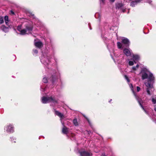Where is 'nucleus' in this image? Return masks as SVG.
<instances>
[{"label": "nucleus", "instance_id": "2", "mask_svg": "<svg viewBox=\"0 0 156 156\" xmlns=\"http://www.w3.org/2000/svg\"><path fill=\"white\" fill-rule=\"evenodd\" d=\"M21 25H19L17 27V30L20 32V34L24 35L28 34L32 31V28L31 26H27L25 29H22Z\"/></svg>", "mask_w": 156, "mask_h": 156}, {"label": "nucleus", "instance_id": "23", "mask_svg": "<svg viewBox=\"0 0 156 156\" xmlns=\"http://www.w3.org/2000/svg\"><path fill=\"white\" fill-rule=\"evenodd\" d=\"M4 23L3 18L2 16H0V24H2Z\"/></svg>", "mask_w": 156, "mask_h": 156}, {"label": "nucleus", "instance_id": "40", "mask_svg": "<svg viewBox=\"0 0 156 156\" xmlns=\"http://www.w3.org/2000/svg\"><path fill=\"white\" fill-rule=\"evenodd\" d=\"M112 100V99L110 100L109 101V102H110V101H111Z\"/></svg>", "mask_w": 156, "mask_h": 156}, {"label": "nucleus", "instance_id": "41", "mask_svg": "<svg viewBox=\"0 0 156 156\" xmlns=\"http://www.w3.org/2000/svg\"><path fill=\"white\" fill-rule=\"evenodd\" d=\"M102 156H105V155H103V154H102Z\"/></svg>", "mask_w": 156, "mask_h": 156}, {"label": "nucleus", "instance_id": "3", "mask_svg": "<svg viewBox=\"0 0 156 156\" xmlns=\"http://www.w3.org/2000/svg\"><path fill=\"white\" fill-rule=\"evenodd\" d=\"M41 101L44 104L49 102H51L54 104L57 103V101L52 97H43L41 99Z\"/></svg>", "mask_w": 156, "mask_h": 156}, {"label": "nucleus", "instance_id": "4", "mask_svg": "<svg viewBox=\"0 0 156 156\" xmlns=\"http://www.w3.org/2000/svg\"><path fill=\"white\" fill-rule=\"evenodd\" d=\"M129 86H130V88H131V90L132 91V92H133L134 95L135 96L137 100L138 103H139L141 107H142V109L144 110L145 112H146L145 110V109H144V107L142 106V105L141 104V101H142V100H140L138 99V97L137 96L136 94L134 92V90H133V86L131 84H130L129 85Z\"/></svg>", "mask_w": 156, "mask_h": 156}, {"label": "nucleus", "instance_id": "6", "mask_svg": "<svg viewBox=\"0 0 156 156\" xmlns=\"http://www.w3.org/2000/svg\"><path fill=\"white\" fill-rule=\"evenodd\" d=\"M6 131L8 133H12L14 132L13 127L11 124H9L7 126Z\"/></svg>", "mask_w": 156, "mask_h": 156}, {"label": "nucleus", "instance_id": "35", "mask_svg": "<svg viewBox=\"0 0 156 156\" xmlns=\"http://www.w3.org/2000/svg\"><path fill=\"white\" fill-rule=\"evenodd\" d=\"M110 0V1L111 2H114V1H115V0Z\"/></svg>", "mask_w": 156, "mask_h": 156}, {"label": "nucleus", "instance_id": "12", "mask_svg": "<svg viewBox=\"0 0 156 156\" xmlns=\"http://www.w3.org/2000/svg\"><path fill=\"white\" fill-rule=\"evenodd\" d=\"M123 6V5L122 3H117L115 4V8L116 9H122Z\"/></svg>", "mask_w": 156, "mask_h": 156}, {"label": "nucleus", "instance_id": "1", "mask_svg": "<svg viewBox=\"0 0 156 156\" xmlns=\"http://www.w3.org/2000/svg\"><path fill=\"white\" fill-rule=\"evenodd\" d=\"M140 74L143 80L146 79L148 80L147 81L144 82V84L147 87L146 89L147 94L150 96L151 94L150 90L154 88V76L153 74L146 68H144L142 69Z\"/></svg>", "mask_w": 156, "mask_h": 156}, {"label": "nucleus", "instance_id": "24", "mask_svg": "<svg viewBox=\"0 0 156 156\" xmlns=\"http://www.w3.org/2000/svg\"><path fill=\"white\" fill-rule=\"evenodd\" d=\"M43 82L45 83H46L48 82V80L47 78L46 77H44L43 79Z\"/></svg>", "mask_w": 156, "mask_h": 156}, {"label": "nucleus", "instance_id": "5", "mask_svg": "<svg viewBox=\"0 0 156 156\" xmlns=\"http://www.w3.org/2000/svg\"><path fill=\"white\" fill-rule=\"evenodd\" d=\"M41 61L42 63L45 65L48 64L49 62V61L47 57L46 58L44 56H42L41 57Z\"/></svg>", "mask_w": 156, "mask_h": 156}, {"label": "nucleus", "instance_id": "43", "mask_svg": "<svg viewBox=\"0 0 156 156\" xmlns=\"http://www.w3.org/2000/svg\"><path fill=\"white\" fill-rule=\"evenodd\" d=\"M32 16L34 17V15H33Z\"/></svg>", "mask_w": 156, "mask_h": 156}, {"label": "nucleus", "instance_id": "30", "mask_svg": "<svg viewBox=\"0 0 156 156\" xmlns=\"http://www.w3.org/2000/svg\"><path fill=\"white\" fill-rule=\"evenodd\" d=\"M57 78V77L56 78V77H55L54 76H53L52 78V83H54V79H56Z\"/></svg>", "mask_w": 156, "mask_h": 156}, {"label": "nucleus", "instance_id": "33", "mask_svg": "<svg viewBox=\"0 0 156 156\" xmlns=\"http://www.w3.org/2000/svg\"><path fill=\"white\" fill-rule=\"evenodd\" d=\"M10 13L12 15H14V12L12 11V10L10 11Z\"/></svg>", "mask_w": 156, "mask_h": 156}, {"label": "nucleus", "instance_id": "38", "mask_svg": "<svg viewBox=\"0 0 156 156\" xmlns=\"http://www.w3.org/2000/svg\"><path fill=\"white\" fill-rule=\"evenodd\" d=\"M122 11L123 12H125V10L124 9H122Z\"/></svg>", "mask_w": 156, "mask_h": 156}, {"label": "nucleus", "instance_id": "16", "mask_svg": "<svg viewBox=\"0 0 156 156\" xmlns=\"http://www.w3.org/2000/svg\"><path fill=\"white\" fill-rule=\"evenodd\" d=\"M62 133L64 134H67L68 132V129L65 126H64L62 129Z\"/></svg>", "mask_w": 156, "mask_h": 156}, {"label": "nucleus", "instance_id": "29", "mask_svg": "<svg viewBox=\"0 0 156 156\" xmlns=\"http://www.w3.org/2000/svg\"><path fill=\"white\" fill-rule=\"evenodd\" d=\"M105 0H100V3L101 4H104L105 3Z\"/></svg>", "mask_w": 156, "mask_h": 156}, {"label": "nucleus", "instance_id": "9", "mask_svg": "<svg viewBox=\"0 0 156 156\" xmlns=\"http://www.w3.org/2000/svg\"><path fill=\"white\" fill-rule=\"evenodd\" d=\"M123 52L127 56H130L131 55V51L128 49L125 48L123 50Z\"/></svg>", "mask_w": 156, "mask_h": 156}, {"label": "nucleus", "instance_id": "22", "mask_svg": "<svg viewBox=\"0 0 156 156\" xmlns=\"http://www.w3.org/2000/svg\"><path fill=\"white\" fill-rule=\"evenodd\" d=\"M145 94V93L144 92L143 93V95H144V97H143V98L145 100H148V97H147V95H144Z\"/></svg>", "mask_w": 156, "mask_h": 156}, {"label": "nucleus", "instance_id": "14", "mask_svg": "<svg viewBox=\"0 0 156 156\" xmlns=\"http://www.w3.org/2000/svg\"><path fill=\"white\" fill-rule=\"evenodd\" d=\"M1 28L5 32H7L9 30L8 27L5 26L4 25H2Z\"/></svg>", "mask_w": 156, "mask_h": 156}, {"label": "nucleus", "instance_id": "27", "mask_svg": "<svg viewBox=\"0 0 156 156\" xmlns=\"http://www.w3.org/2000/svg\"><path fill=\"white\" fill-rule=\"evenodd\" d=\"M136 1V2L137 3L142 2L143 1V0H135Z\"/></svg>", "mask_w": 156, "mask_h": 156}, {"label": "nucleus", "instance_id": "15", "mask_svg": "<svg viewBox=\"0 0 156 156\" xmlns=\"http://www.w3.org/2000/svg\"><path fill=\"white\" fill-rule=\"evenodd\" d=\"M139 67V65L137 64L136 66H133L132 68L133 70H131V73H134V71L136 70Z\"/></svg>", "mask_w": 156, "mask_h": 156}, {"label": "nucleus", "instance_id": "19", "mask_svg": "<svg viewBox=\"0 0 156 156\" xmlns=\"http://www.w3.org/2000/svg\"><path fill=\"white\" fill-rule=\"evenodd\" d=\"M95 16L96 18L98 19H99V20H100V18L101 17V16L99 13H96L95 15Z\"/></svg>", "mask_w": 156, "mask_h": 156}, {"label": "nucleus", "instance_id": "17", "mask_svg": "<svg viewBox=\"0 0 156 156\" xmlns=\"http://www.w3.org/2000/svg\"><path fill=\"white\" fill-rule=\"evenodd\" d=\"M55 114L58 116H59L61 118V119L63 117V115L59 112L58 111H55Z\"/></svg>", "mask_w": 156, "mask_h": 156}, {"label": "nucleus", "instance_id": "36", "mask_svg": "<svg viewBox=\"0 0 156 156\" xmlns=\"http://www.w3.org/2000/svg\"><path fill=\"white\" fill-rule=\"evenodd\" d=\"M11 140H12V139L13 140H15V138H14L12 137V138H11Z\"/></svg>", "mask_w": 156, "mask_h": 156}, {"label": "nucleus", "instance_id": "37", "mask_svg": "<svg viewBox=\"0 0 156 156\" xmlns=\"http://www.w3.org/2000/svg\"><path fill=\"white\" fill-rule=\"evenodd\" d=\"M154 110L156 112V106H154Z\"/></svg>", "mask_w": 156, "mask_h": 156}, {"label": "nucleus", "instance_id": "10", "mask_svg": "<svg viewBox=\"0 0 156 156\" xmlns=\"http://www.w3.org/2000/svg\"><path fill=\"white\" fill-rule=\"evenodd\" d=\"M34 44L36 47L39 48H41L43 46L42 43L40 41L37 42L35 41L34 42Z\"/></svg>", "mask_w": 156, "mask_h": 156}, {"label": "nucleus", "instance_id": "21", "mask_svg": "<svg viewBox=\"0 0 156 156\" xmlns=\"http://www.w3.org/2000/svg\"><path fill=\"white\" fill-rule=\"evenodd\" d=\"M73 123L75 126H77L78 125V124L76 119H75L73 120Z\"/></svg>", "mask_w": 156, "mask_h": 156}, {"label": "nucleus", "instance_id": "13", "mask_svg": "<svg viewBox=\"0 0 156 156\" xmlns=\"http://www.w3.org/2000/svg\"><path fill=\"white\" fill-rule=\"evenodd\" d=\"M4 20L5 21V24L7 25L10 27L9 25V17L7 16H5L4 17Z\"/></svg>", "mask_w": 156, "mask_h": 156}, {"label": "nucleus", "instance_id": "42", "mask_svg": "<svg viewBox=\"0 0 156 156\" xmlns=\"http://www.w3.org/2000/svg\"><path fill=\"white\" fill-rule=\"evenodd\" d=\"M13 142H14V143H15V142H16V141H13Z\"/></svg>", "mask_w": 156, "mask_h": 156}, {"label": "nucleus", "instance_id": "11", "mask_svg": "<svg viewBox=\"0 0 156 156\" xmlns=\"http://www.w3.org/2000/svg\"><path fill=\"white\" fill-rule=\"evenodd\" d=\"M132 57L135 63L136 61H138L140 59V56L137 55H133Z\"/></svg>", "mask_w": 156, "mask_h": 156}, {"label": "nucleus", "instance_id": "7", "mask_svg": "<svg viewBox=\"0 0 156 156\" xmlns=\"http://www.w3.org/2000/svg\"><path fill=\"white\" fill-rule=\"evenodd\" d=\"M80 154L81 156H92V154L90 152L85 151L80 152Z\"/></svg>", "mask_w": 156, "mask_h": 156}, {"label": "nucleus", "instance_id": "8", "mask_svg": "<svg viewBox=\"0 0 156 156\" xmlns=\"http://www.w3.org/2000/svg\"><path fill=\"white\" fill-rule=\"evenodd\" d=\"M122 42L126 46H129V40L127 38L125 37L122 38Z\"/></svg>", "mask_w": 156, "mask_h": 156}, {"label": "nucleus", "instance_id": "34", "mask_svg": "<svg viewBox=\"0 0 156 156\" xmlns=\"http://www.w3.org/2000/svg\"><path fill=\"white\" fill-rule=\"evenodd\" d=\"M152 2V1L151 0H148L147 1V2L149 3L150 4L151 3V2Z\"/></svg>", "mask_w": 156, "mask_h": 156}, {"label": "nucleus", "instance_id": "28", "mask_svg": "<svg viewBox=\"0 0 156 156\" xmlns=\"http://www.w3.org/2000/svg\"><path fill=\"white\" fill-rule=\"evenodd\" d=\"M125 78L126 80L128 82H129V79L128 77L126 75H125Z\"/></svg>", "mask_w": 156, "mask_h": 156}, {"label": "nucleus", "instance_id": "25", "mask_svg": "<svg viewBox=\"0 0 156 156\" xmlns=\"http://www.w3.org/2000/svg\"><path fill=\"white\" fill-rule=\"evenodd\" d=\"M152 101L153 104H156V97L155 98H153L152 99Z\"/></svg>", "mask_w": 156, "mask_h": 156}, {"label": "nucleus", "instance_id": "18", "mask_svg": "<svg viewBox=\"0 0 156 156\" xmlns=\"http://www.w3.org/2000/svg\"><path fill=\"white\" fill-rule=\"evenodd\" d=\"M137 4V3L135 0L134 1H132L130 3V5L132 7H134Z\"/></svg>", "mask_w": 156, "mask_h": 156}, {"label": "nucleus", "instance_id": "39", "mask_svg": "<svg viewBox=\"0 0 156 156\" xmlns=\"http://www.w3.org/2000/svg\"><path fill=\"white\" fill-rule=\"evenodd\" d=\"M88 122L89 123V124H90V121H89L88 120Z\"/></svg>", "mask_w": 156, "mask_h": 156}, {"label": "nucleus", "instance_id": "20", "mask_svg": "<svg viewBox=\"0 0 156 156\" xmlns=\"http://www.w3.org/2000/svg\"><path fill=\"white\" fill-rule=\"evenodd\" d=\"M117 45L118 48H122V44L120 42H117Z\"/></svg>", "mask_w": 156, "mask_h": 156}, {"label": "nucleus", "instance_id": "31", "mask_svg": "<svg viewBox=\"0 0 156 156\" xmlns=\"http://www.w3.org/2000/svg\"><path fill=\"white\" fill-rule=\"evenodd\" d=\"M136 90L137 92H139L140 90V88L139 87L137 86L136 87Z\"/></svg>", "mask_w": 156, "mask_h": 156}, {"label": "nucleus", "instance_id": "32", "mask_svg": "<svg viewBox=\"0 0 156 156\" xmlns=\"http://www.w3.org/2000/svg\"><path fill=\"white\" fill-rule=\"evenodd\" d=\"M33 51L36 54H37L38 53V51L36 49L34 50Z\"/></svg>", "mask_w": 156, "mask_h": 156}, {"label": "nucleus", "instance_id": "26", "mask_svg": "<svg viewBox=\"0 0 156 156\" xmlns=\"http://www.w3.org/2000/svg\"><path fill=\"white\" fill-rule=\"evenodd\" d=\"M129 66H133L134 64V62L132 61H129Z\"/></svg>", "mask_w": 156, "mask_h": 156}]
</instances>
